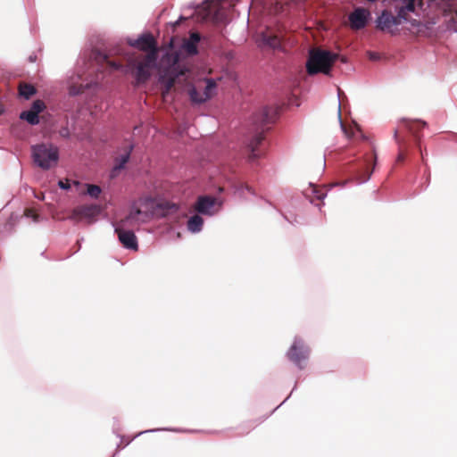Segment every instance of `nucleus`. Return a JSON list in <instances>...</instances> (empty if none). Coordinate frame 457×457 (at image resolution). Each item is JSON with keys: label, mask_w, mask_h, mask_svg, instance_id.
I'll use <instances>...</instances> for the list:
<instances>
[{"label": "nucleus", "mask_w": 457, "mask_h": 457, "mask_svg": "<svg viewBox=\"0 0 457 457\" xmlns=\"http://www.w3.org/2000/svg\"><path fill=\"white\" fill-rule=\"evenodd\" d=\"M58 184H59V187L62 189H68L71 187V184L68 179L65 181L60 180Z\"/></svg>", "instance_id": "cd10ccee"}, {"label": "nucleus", "mask_w": 457, "mask_h": 457, "mask_svg": "<svg viewBox=\"0 0 457 457\" xmlns=\"http://www.w3.org/2000/svg\"><path fill=\"white\" fill-rule=\"evenodd\" d=\"M45 108L46 104L42 100H36L33 102L29 110L21 113L20 118L25 120L30 125H37L39 123L38 114L43 112Z\"/></svg>", "instance_id": "4468645a"}, {"label": "nucleus", "mask_w": 457, "mask_h": 457, "mask_svg": "<svg viewBox=\"0 0 457 457\" xmlns=\"http://www.w3.org/2000/svg\"><path fill=\"white\" fill-rule=\"evenodd\" d=\"M337 58V54L320 48L312 49L306 62L308 74L315 75L320 72L327 75L329 74L331 67Z\"/></svg>", "instance_id": "20e7f679"}, {"label": "nucleus", "mask_w": 457, "mask_h": 457, "mask_svg": "<svg viewBox=\"0 0 457 457\" xmlns=\"http://www.w3.org/2000/svg\"><path fill=\"white\" fill-rule=\"evenodd\" d=\"M36 58H37V57H36V55H35V56H32V55H31V56H29V61H30V62H35V61H36Z\"/></svg>", "instance_id": "473e14b6"}, {"label": "nucleus", "mask_w": 457, "mask_h": 457, "mask_svg": "<svg viewBox=\"0 0 457 457\" xmlns=\"http://www.w3.org/2000/svg\"><path fill=\"white\" fill-rule=\"evenodd\" d=\"M338 119H339L340 123H342V121H341V111H340V109L338 110ZM341 126H343V124H341Z\"/></svg>", "instance_id": "2f4dec72"}, {"label": "nucleus", "mask_w": 457, "mask_h": 457, "mask_svg": "<svg viewBox=\"0 0 457 457\" xmlns=\"http://www.w3.org/2000/svg\"><path fill=\"white\" fill-rule=\"evenodd\" d=\"M154 62L148 61L141 56H129L126 72H131L135 77L137 84L145 83L150 77V67Z\"/></svg>", "instance_id": "0eeeda50"}, {"label": "nucleus", "mask_w": 457, "mask_h": 457, "mask_svg": "<svg viewBox=\"0 0 457 457\" xmlns=\"http://www.w3.org/2000/svg\"><path fill=\"white\" fill-rule=\"evenodd\" d=\"M170 62L171 65L167 72L162 76V81L164 82V90L162 91L163 96L174 87L175 82L179 79V78L185 75V70L179 69V54H167L162 59V63L165 62Z\"/></svg>", "instance_id": "6e6552de"}, {"label": "nucleus", "mask_w": 457, "mask_h": 457, "mask_svg": "<svg viewBox=\"0 0 457 457\" xmlns=\"http://www.w3.org/2000/svg\"><path fill=\"white\" fill-rule=\"evenodd\" d=\"M426 179H427V182L428 184L429 181H430V174L429 173L428 174V177H426Z\"/></svg>", "instance_id": "72a5a7b5"}, {"label": "nucleus", "mask_w": 457, "mask_h": 457, "mask_svg": "<svg viewBox=\"0 0 457 457\" xmlns=\"http://www.w3.org/2000/svg\"><path fill=\"white\" fill-rule=\"evenodd\" d=\"M312 192L313 194V197L319 201L323 200L327 195L326 191L323 188H320L317 187H313Z\"/></svg>", "instance_id": "393cba45"}, {"label": "nucleus", "mask_w": 457, "mask_h": 457, "mask_svg": "<svg viewBox=\"0 0 457 457\" xmlns=\"http://www.w3.org/2000/svg\"><path fill=\"white\" fill-rule=\"evenodd\" d=\"M73 183H74V185H76V186H79V182H78V181H74Z\"/></svg>", "instance_id": "c9c22d12"}, {"label": "nucleus", "mask_w": 457, "mask_h": 457, "mask_svg": "<svg viewBox=\"0 0 457 457\" xmlns=\"http://www.w3.org/2000/svg\"><path fill=\"white\" fill-rule=\"evenodd\" d=\"M369 56H370V59L373 60V61H376L378 59V54L377 53L370 52Z\"/></svg>", "instance_id": "c85d7f7f"}, {"label": "nucleus", "mask_w": 457, "mask_h": 457, "mask_svg": "<svg viewBox=\"0 0 457 457\" xmlns=\"http://www.w3.org/2000/svg\"><path fill=\"white\" fill-rule=\"evenodd\" d=\"M309 349L301 339H295L293 345L287 352L288 359L296 364L299 368H303L302 362L308 358Z\"/></svg>", "instance_id": "9b49d317"}, {"label": "nucleus", "mask_w": 457, "mask_h": 457, "mask_svg": "<svg viewBox=\"0 0 457 457\" xmlns=\"http://www.w3.org/2000/svg\"><path fill=\"white\" fill-rule=\"evenodd\" d=\"M89 87V84H86V85H82V84H79V85H77V84H72L70 87H69V93L70 95L71 96H77V95H79V94H82L85 92V90Z\"/></svg>", "instance_id": "5701e85b"}, {"label": "nucleus", "mask_w": 457, "mask_h": 457, "mask_svg": "<svg viewBox=\"0 0 457 457\" xmlns=\"http://www.w3.org/2000/svg\"><path fill=\"white\" fill-rule=\"evenodd\" d=\"M408 11L401 7L397 8L396 15L389 10H384L376 21V28L382 32L396 35L399 33V26L408 21Z\"/></svg>", "instance_id": "39448f33"}, {"label": "nucleus", "mask_w": 457, "mask_h": 457, "mask_svg": "<svg viewBox=\"0 0 457 457\" xmlns=\"http://www.w3.org/2000/svg\"><path fill=\"white\" fill-rule=\"evenodd\" d=\"M426 125L427 123L425 121L403 119L402 126L395 129L394 134L398 145V154L395 161L396 163H402L405 161L410 149L412 145L415 144L420 152L422 162L425 165L427 164L420 146L421 136L420 135V130Z\"/></svg>", "instance_id": "f257e3e1"}, {"label": "nucleus", "mask_w": 457, "mask_h": 457, "mask_svg": "<svg viewBox=\"0 0 457 457\" xmlns=\"http://www.w3.org/2000/svg\"><path fill=\"white\" fill-rule=\"evenodd\" d=\"M24 215L28 218H31L34 221H37L39 217L36 211L30 208L25 209Z\"/></svg>", "instance_id": "bb28decb"}, {"label": "nucleus", "mask_w": 457, "mask_h": 457, "mask_svg": "<svg viewBox=\"0 0 457 457\" xmlns=\"http://www.w3.org/2000/svg\"><path fill=\"white\" fill-rule=\"evenodd\" d=\"M213 19H214L216 21H221V16H220V12H216L214 13V15H213Z\"/></svg>", "instance_id": "c756f323"}, {"label": "nucleus", "mask_w": 457, "mask_h": 457, "mask_svg": "<svg viewBox=\"0 0 457 457\" xmlns=\"http://www.w3.org/2000/svg\"><path fill=\"white\" fill-rule=\"evenodd\" d=\"M204 85L199 83L196 87L189 90V96L192 102L202 104L210 99L213 91L216 88V82L212 79H206L204 81Z\"/></svg>", "instance_id": "1a4fd4ad"}, {"label": "nucleus", "mask_w": 457, "mask_h": 457, "mask_svg": "<svg viewBox=\"0 0 457 457\" xmlns=\"http://www.w3.org/2000/svg\"><path fill=\"white\" fill-rule=\"evenodd\" d=\"M370 15V12L363 7L354 9L348 17L350 28L353 30L363 29L368 22Z\"/></svg>", "instance_id": "ddd939ff"}, {"label": "nucleus", "mask_w": 457, "mask_h": 457, "mask_svg": "<svg viewBox=\"0 0 457 457\" xmlns=\"http://www.w3.org/2000/svg\"><path fill=\"white\" fill-rule=\"evenodd\" d=\"M216 203V198L212 196H200L195 204L196 212L202 214H212V209Z\"/></svg>", "instance_id": "dca6fc26"}, {"label": "nucleus", "mask_w": 457, "mask_h": 457, "mask_svg": "<svg viewBox=\"0 0 457 457\" xmlns=\"http://www.w3.org/2000/svg\"><path fill=\"white\" fill-rule=\"evenodd\" d=\"M212 8H211V9H210V11L208 12V15H211V14H212Z\"/></svg>", "instance_id": "f704fd0d"}, {"label": "nucleus", "mask_w": 457, "mask_h": 457, "mask_svg": "<svg viewBox=\"0 0 457 457\" xmlns=\"http://www.w3.org/2000/svg\"><path fill=\"white\" fill-rule=\"evenodd\" d=\"M19 94L25 99H29L36 94V88L34 86L28 83H21L19 85Z\"/></svg>", "instance_id": "4be33fe9"}, {"label": "nucleus", "mask_w": 457, "mask_h": 457, "mask_svg": "<svg viewBox=\"0 0 457 457\" xmlns=\"http://www.w3.org/2000/svg\"><path fill=\"white\" fill-rule=\"evenodd\" d=\"M178 210V207L176 204H172L170 205V212H176Z\"/></svg>", "instance_id": "7c9ffc66"}, {"label": "nucleus", "mask_w": 457, "mask_h": 457, "mask_svg": "<svg viewBox=\"0 0 457 457\" xmlns=\"http://www.w3.org/2000/svg\"><path fill=\"white\" fill-rule=\"evenodd\" d=\"M404 5L401 6V8L410 12H413L415 9V1L416 0H403Z\"/></svg>", "instance_id": "a878e982"}, {"label": "nucleus", "mask_w": 457, "mask_h": 457, "mask_svg": "<svg viewBox=\"0 0 457 457\" xmlns=\"http://www.w3.org/2000/svg\"><path fill=\"white\" fill-rule=\"evenodd\" d=\"M130 46L142 51L149 52L144 58H147L150 62H155L157 47L156 41L152 35H144L134 42H130Z\"/></svg>", "instance_id": "9d476101"}, {"label": "nucleus", "mask_w": 457, "mask_h": 457, "mask_svg": "<svg viewBox=\"0 0 457 457\" xmlns=\"http://www.w3.org/2000/svg\"><path fill=\"white\" fill-rule=\"evenodd\" d=\"M101 212V208L97 204H85L78 206L73 209L69 219L79 222L83 219L92 220L96 216H97Z\"/></svg>", "instance_id": "f8f14e48"}, {"label": "nucleus", "mask_w": 457, "mask_h": 457, "mask_svg": "<svg viewBox=\"0 0 457 457\" xmlns=\"http://www.w3.org/2000/svg\"><path fill=\"white\" fill-rule=\"evenodd\" d=\"M371 162H373L374 164L377 162V154H376L375 150L372 151V154L366 157V159L363 162L361 172L360 173L359 178H358V180L360 183L365 182L370 179L372 170H370L369 166Z\"/></svg>", "instance_id": "6ab92c4d"}, {"label": "nucleus", "mask_w": 457, "mask_h": 457, "mask_svg": "<svg viewBox=\"0 0 457 457\" xmlns=\"http://www.w3.org/2000/svg\"><path fill=\"white\" fill-rule=\"evenodd\" d=\"M149 214L139 208L132 207L129 213L115 225V233L123 247L137 251V238L129 228L138 227L141 222L148 220Z\"/></svg>", "instance_id": "f03ea898"}, {"label": "nucleus", "mask_w": 457, "mask_h": 457, "mask_svg": "<svg viewBox=\"0 0 457 457\" xmlns=\"http://www.w3.org/2000/svg\"><path fill=\"white\" fill-rule=\"evenodd\" d=\"M204 220L199 215H194L187 221V228L191 232H199L202 229Z\"/></svg>", "instance_id": "412c9836"}, {"label": "nucleus", "mask_w": 457, "mask_h": 457, "mask_svg": "<svg viewBox=\"0 0 457 457\" xmlns=\"http://www.w3.org/2000/svg\"><path fill=\"white\" fill-rule=\"evenodd\" d=\"M133 146L129 145L127 147L126 152L116 158L115 160V165L112 170V173L116 172L117 170H120L124 168L125 164L129 162L130 152L132 151Z\"/></svg>", "instance_id": "aec40b11"}, {"label": "nucleus", "mask_w": 457, "mask_h": 457, "mask_svg": "<svg viewBox=\"0 0 457 457\" xmlns=\"http://www.w3.org/2000/svg\"><path fill=\"white\" fill-rule=\"evenodd\" d=\"M32 157L40 168L48 170L58 162V149L52 145H37L32 146Z\"/></svg>", "instance_id": "423d86ee"}, {"label": "nucleus", "mask_w": 457, "mask_h": 457, "mask_svg": "<svg viewBox=\"0 0 457 457\" xmlns=\"http://www.w3.org/2000/svg\"><path fill=\"white\" fill-rule=\"evenodd\" d=\"M262 40L265 45L273 49H277L281 46L282 37L281 35L274 33L270 29H267L262 33Z\"/></svg>", "instance_id": "a211bd4d"}, {"label": "nucleus", "mask_w": 457, "mask_h": 457, "mask_svg": "<svg viewBox=\"0 0 457 457\" xmlns=\"http://www.w3.org/2000/svg\"><path fill=\"white\" fill-rule=\"evenodd\" d=\"M96 60L101 68H105L110 72L122 69L120 62L109 60V56L105 54L98 53L96 55Z\"/></svg>", "instance_id": "f3484780"}, {"label": "nucleus", "mask_w": 457, "mask_h": 457, "mask_svg": "<svg viewBox=\"0 0 457 457\" xmlns=\"http://www.w3.org/2000/svg\"><path fill=\"white\" fill-rule=\"evenodd\" d=\"M201 36L198 32H192L188 38H185L182 43V49L189 55L197 54V45L200 42Z\"/></svg>", "instance_id": "2eb2a0df"}, {"label": "nucleus", "mask_w": 457, "mask_h": 457, "mask_svg": "<svg viewBox=\"0 0 457 457\" xmlns=\"http://www.w3.org/2000/svg\"><path fill=\"white\" fill-rule=\"evenodd\" d=\"M278 115V109L275 107H265L253 117V121L262 131L258 132L247 145L249 151V161L254 162L264 155V127L275 121Z\"/></svg>", "instance_id": "7ed1b4c3"}, {"label": "nucleus", "mask_w": 457, "mask_h": 457, "mask_svg": "<svg viewBox=\"0 0 457 457\" xmlns=\"http://www.w3.org/2000/svg\"><path fill=\"white\" fill-rule=\"evenodd\" d=\"M87 194L88 195H90L92 198H98L101 192H102V189L99 186L97 185H92V184H87Z\"/></svg>", "instance_id": "b1692460"}]
</instances>
